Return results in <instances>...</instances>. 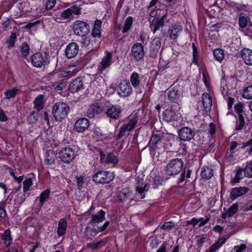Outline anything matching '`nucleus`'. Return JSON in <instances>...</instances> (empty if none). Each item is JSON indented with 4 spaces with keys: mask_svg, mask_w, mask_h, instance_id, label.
<instances>
[{
    "mask_svg": "<svg viewBox=\"0 0 252 252\" xmlns=\"http://www.w3.org/2000/svg\"><path fill=\"white\" fill-rule=\"evenodd\" d=\"M184 161L182 158H175L169 160L164 168L165 173L170 176H175L181 172L177 180L179 185L184 181L188 182L190 177L192 170L186 168H183Z\"/></svg>",
    "mask_w": 252,
    "mask_h": 252,
    "instance_id": "nucleus-1",
    "label": "nucleus"
},
{
    "mask_svg": "<svg viewBox=\"0 0 252 252\" xmlns=\"http://www.w3.org/2000/svg\"><path fill=\"white\" fill-rule=\"evenodd\" d=\"M172 134L158 130H154L146 147L149 148L150 154L151 156L155 155L156 151L159 149L158 146L161 145L164 141L170 140Z\"/></svg>",
    "mask_w": 252,
    "mask_h": 252,
    "instance_id": "nucleus-2",
    "label": "nucleus"
},
{
    "mask_svg": "<svg viewBox=\"0 0 252 252\" xmlns=\"http://www.w3.org/2000/svg\"><path fill=\"white\" fill-rule=\"evenodd\" d=\"M101 25L102 22L99 20H96L92 29V38L86 37L84 39V41L89 42L88 46L91 50H96L99 47L102 40L100 32Z\"/></svg>",
    "mask_w": 252,
    "mask_h": 252,
    "instance_id": "nucleus-3",
    "label": "nucleus"
},
{
    "mask_svg": "<svg viewBox=\"0 0 252 252\" xmlns=\"http://www.w3.org/2000/svg\"><path fill=\"white\" fill-rule=\"evenodd\" d=\"M172 18L168 14L167 10L162 11V14L159 13L158 16L154 18L150 23V28L153 33L165 27L169 26Z\"/></svg>",
    "mask_w": 252,
    "mask_h": 252,
    "instance_id": "nucleus-4",
    "label": "nucleus"
},
{
    "mask_svg": "<svg viewBox=\"0 0 252 252\" xmlns=\"http://www.w3.org/2000/svg\"><path fill=\"white\" fill-rule=\"evenodd\" d=\"M138 112L133 113L125 121V124H123L119 129V132L116 136V139H120L124 137L126 131H130L135 126L139 118Z\"/></svg>",
    "mask_w": 252,
    "mask_h": 252,
    "instance_id": "nucleus-5",
    "label": "nucleus"
},
{
    "mask_svg": "<svg viewBox=\"0 0 252 252\" xmlns=\"http://www.w3.org/2000/svg\"><path fill=\"white\" fill-rule=\"evenodd\" d=\"M109 224V221H105L101 226H94L93 224L89 222L84 229V238L87 240H92L98 233L105 230Z\"/></svg>",
    "mask_w": 252,
    "mask_h": 252,
    "instance_id": "nucleus-6",
    "label": "nucleus"
},
{
    "mask_svg": "<svg viewBox=\"0 0 252 252\" xmlns=\"http://www.w3.org/2000/svg\"><path fill=\"white\" fill-rule=\"evenodd\" d=\"M69 110V107L66 103L57 102L53 107L52 114L56 121L61 122L67 117Z\"/></svg>",
    "mask_w": 252,
    "mask_h": 252,
    "instance_id": "nucleus-7",
    "label": "nucleus"
},
{
    "mask_svg": "<svg viewBox=\"0 0 252 252\" xmlns=\"http://www.w3.org/2000/svg\"><path fill=\"white\" fill-rule=\"evenodd\" d=\"M180 109L179 103H175L168 107L163 112L162 120L167 122L177 121L179 117L178 110Z\"/></svg>",
    "mask_w": 252,
    "mask_h": 252,
    "instance_id": "nucleus-8",
    "label": "nucleus"
},
{
    "mask_svg": "<svg viewBox=\"0 0 252 252\" xmlns=\"http://www.w3.org/2000/svg\"><path fill=\"white\" fill-rule=\"evenodd\" d=\"M50 57L47 52L36 53L31 57V63L35 67L40 68L42 66H46L50 63Z\"/></svg>",
    "mask_w": 252,
    "mask_h": 252,
    "instance_id": "nucleus-9",
    "label": "nucleus"
},
{
    "mask_svg": "<svg viewBox=\"0 0 252 252\" xmlns=\"http://www.w3.org/2000/svg\"><path fill=\"white\" fill-rule=\"evenodd\" d=\"M114 178L113 172L99 170L93 176V180L97 184H107L110 183Z\"/></svg>",
    "mask_w": 252,
    "mask_h": 252,
    "instance_id": "nucleus-10",
    "label": "nucleus"
},
{
    "mask_svg": "<svg viewBox=\"0 0 252 252\" xmlns=\"http://www.w3.org/2000/svg\"><path fill=\"white\" fill-rule=\"evenodd\" d=\"M81 9V8L79 6L74 4L62 12L60 17L55 15L53 16V18L56 22L61 23L62 19L66 20L72 18L73 15H78L80 14Z\"/></svg>",
    "mask_w": 252,
    "mask_h": 252,
    "instance_id": "nucleus-11",
    "label": "nucleus"
},
{
    "mask_svg": "<svg viewBox=\"0 0 252 252\" xmlns=\"http://www.w3.org/2000/svg\"><path fill=\"white\" fill-rule=\"evenodd\" d=\"M75 35L82 37L86 36L90 32L89 25L86 22L76 20L71 26Z\"/></svg>",
    "mask_w": 252,
    "mask_h": 252,
    "instance_id": "nucleus-12",
    "label": "nucleus"
},
{
    "mask_svg": "<svg viewBox=\"0 0 252 252\" xmlns=\"http://www.w3.org/2000/svg\"><path fill=\"white\" fill-rule=\"evenodd\" d=\"M104 110V107L101 102L97 100L91 104L87 111L86 115L90 118L97 117L101 114Z\"/></svg>",
    "mask_w": 252,
    "mask_h": 252,
    "instance_id": "nucleus-13",
    "label": "nucleus"
},
{
    "mask_svg": "<svg viewBox=\"0 0 252 252\" xmlns=\"http://www.w3.org/2000/svg\"><path fill=\"white\" fill-rule=\"evenodd\" d=\"M99 154L100 158V161L102 164H112L113 166H115L119 162L118 157L115 156L113 153H108L100 150Z\"/></svg>",
    "mask_w": 252,
    "mask_h": 252,
    "instance_id": "nucleus-14",
    "label": "nucleus"
},
{
    "mask_svg": "<svg viewBox=\"0 0 252 252\" xmlns=\"http://www.w3.org/2000/svg\"><path fill=\"white\" fill-rule=\"evenodd\" d=\"M59 157L64 163H69L74 158V151L71 148H63L59 153Z\"/></svg>",
    "mask_w": 252,
    "mask_h": 252,
    "instance_id": "nucleus-15",
    "label": "nucleus"
},
{
    "mask_svg": "<svg viewBox=\"0 0 252 252\" xmlns=\"http://www.w3.org/2000/svg\"><path fill=\"white\" fill-rule=\"evenodd\" d=\"M132 92V88L128 80H124L119 85L118 93L120 97L128 96Z\"/></svg>",
    "mask_w": 252,
    "mask_h": 252,
    "instance_id": "nucleus-16",
    "label": "nucleus"
},
{
    "mask_svg": "<svg viewBox=\"0 0 252 252\" xmlns=\"http://www.w3.org/2000/svg\"><path fill=\"white\" fill-rule=\"evenodd\" d=\"M132 56L136 61H143L145 53L144 47L140 43H134L131 47Z\"/></svg>",
    "mask_w": 252,
    "mask_h": 252,
    "instance_id": "nucleus-17",
    "label": "nucleus"
},
{
    "mask_svg": "<svg viewBox=\"0 0 252 252\" xmlns=\"http://www.w3.org/2000/svg\"><path fill=\"white\" fill-rule=\"evenodd\" d=\"M178 137L181 141H189L192 139L195 135V131L190 128L183 127L178 131Z\"/></svg>",
    "mask_w": 252,
    "mask_h": 252,
    "instance_id": "nucleus-18",
    "label": "nucleus"
},
{
    "mask_svg": "<svg viewBox=\"0 0 252 252\" xmlns=\"http://www.w3.org/2000/svg\"><path fill=\"white\" fill-rule=\"evenodd\" d=\"M161 47V40L159 37L154 38L150 43L149 47L150 57L152 58H156L159 53V50Z\"/></svg>",
    "mask_w": 252,
    "mask_h": 252,
    "instance_id": "nucleus-19",
    "label": "nucleus"
},
{
    "mask_svg": "<svg viewBox=\"0 0 252 252\" xmlns=\"http://www.w3.org/2000/svg\"><path fill=\"white\" fill-rule=\"evenodd\" d=\"M122 109L119 105H112L105 112L106 116L112 119L118 120L121 118Z\"/></svg>",
    "mask_w": 252,
    "mask_h": 252,
    "instance_id": "nucleus-20",
    "label": "nucleus"
},
{
    "mask_svg": "<svg viewBox=\"0 0 252 252\" xmlns=\"http://www.w3.org/2000/svg\"><path fill=\"white\" fill-rule=\"evenodd\" d=\"M112 57L111 53H107L106 55L102 58L98 65V73H102L104 70L110 66L112 63Z\"/></svg>",
    "mask_w": 252,
    "mask_h": 252,
    "instance_id": "nucleus-21",
    "label": "nucleus"
},
{
    "mask_svg": "<svg viewBox=\"0 0 252 252\" xmlns=\"http://www.w3.org/2000/svg\"><path fill=\"white\" fill-rule=\"evenodd\" d=\"M90 125L89 121L86 118H81L76 121L74 126V130L82 132L87 129Z\"/></svg>",
    "mask_w": 252,
    "mask_h": 252,
    "instance_id": "nucleus-22",
    "label": "nucleus"
},
{
    "mask_svg": "<svg viewBox=\"0 0 252 252\" xmlns=\"http://www.w3.org/2000/svg\"><path fill=\"white\" fill-rule=\"evenodd\" d=\"M235 233V231L232 230L231 232L228 233L225 235L226 238L222 237L218 240V241L214 244L211 247L207 250L206 252H215L217 250L220 249V247L225 243L226 239L229 238L232 235Z\"/></svg>",
    "mask_w": 252,
    "mask_h": 252,
    "instance_id": "nucleus-23",
    "label": "nucleus"
},
{
    "mask_svg": "<svg viewBox=\"0 0 252 252\" xmlns=\"http://www.w3.org/2000/svg\"><path fill=\"white\" fill-rule=\"evenodd\" d=\"M150 185L148 184H145L143 180L141 179L138 180L137 186L136 188V191L139 195L140 199H143L145 197V192L149 190Z\"/></svg>",
    "mask_w": 252,
    "mask_h": 252,
    "instance_id": "nucleus-24",
    "label": "nucleus"
},
{
    "mask_svg": "<svg viewBox=\"0 0 252 252\" xmlns=\"http://www.w3.org/2000/svg\"><path fill=\"white\" fill-rule=\"evenodd\" d=\"M83 82L81 77H77L69 84V90L72 93H75L83 89Z\"/></svg>",
    "mask_w": 252,
    "mask_h": 252,
    "instance_id": "nucleus-25",
    "label": "nucleus"
},
{
    "mask_svg": "<svg viewBox=\"0 0 252 252\" xmlns=\"http://www.w3.org/2000/svg\"><path fill=\"white\" fill-rule=\"evenodd\" d=\"M78 50V46L75 42L70 43L66 47L65 56L68 59H72L77 55Z\"/></svg>",
    "mask_w": 252,
    "mask_h": 252,
    "instance_id": "nucleus-26",
    "label": "nucleus"
},
{
    "mask_svg": "<svg viewBox=\"0 0 252 252\" xmlns=\"http://www.w3.org/2000/svg\"><path fill=\"white\" fill-rule=\"evenodd\" d=\"M105 212L102 210H100L96 214H93L90 223L94 226H99L98 224L105 220Z\"/></svg>",
    "mask_w": 252,
    "mask_h": 252,
    "instance_id": "nucleus-27",
    "label": "nucleus"
},
{
    "mask_svg": "<svg viewBox=\"0 0 252 252\" xmlns=\"http://www.w3.org/2000/svg\"><path fill=\"white\" fill-rule=\"evenodd\" d=\"M249 190V189L247 187L234 188L231 189L230 198L233 201L237 198L246 194Z\"/></svg>",
    "mask_w": 252,
    "mask_h": 252,
    "instance_id": "nucleus-28",
    "label": "nucleus"
},
{
    "mask_svg": "<svg viewBox=\"0 0 252 252\" xmlns=\"http://www.w3.org/2000/svg\"><path fill=\"white\" fill-rule=\"evenodd\" d=\"M182 30V26L178 24L172 25L168 30L169 38L171 39H177Z\"/></svg>",
    "mask_w": 252,
    "mask_h": 252,
    "instance_id": "nucleus-29",
    "label": "nucleus"
},
{
    "mask_svg": "<svg viewBox=\"0 0 252 252\" xmlns=\"http://www.w3.org/2000/svg\"><path fill=\"white\" fill-rule=\"evenodd\" d=\"M241 57L244 62L248 65H252V50L244 48L241 52Z\"/></svg>",
    "mask_w": 252,
    "mask_h": 252,
    "instance_id": "nucleus-30",
    "label": "nucleus"
},
{
    "mask_svg": "<svg viewBox=\"0 0 252 252\" xmlns=\"http://www.w3.org/2000/svg\"><path fill=\"white\" fill-rule=\"evenodd\" d=\"M201 100L204 110L206 111H210L212 105V99L211 95L207 93H203Z\"/></svg>",
    "mask_w": 252,
    "mask_h": 252,
    "instance_id": "nucleus-31",
    "label": "nucleus"
},
{
    "mask_svg": "<svg viewBox=\"0 0 252 252\" xmlns=\"http://www.w3.org/2000/svg\"><path fill=\"white\" fill-rule=\"evenodd\" d=\"M67 223L65 219L62 218L58 222L57 234L58 236H63L66 234Z\"/></svg>",
    "mask_w": 252,
    "mask_h": 252,
    "instance_id": "nucleus-32",
    "label": "nucleus"
},
{
    "mask_svg": "<svg viewBox=\"0 0 252 252\" xmlns=\"http://www.w3.org/2000/svg\"><path fill=\"white\" fill-rule=\"evenodd\" d=\"M50 190L49 189H46L40 194L38 197H37L36 201L39 199V203L37 204L35 206V209L40 210L45 203L46 199L49 196Z\"/></svg>",
    "mask_w": 252,
    "mask_h": 252,
    "instance_id": "nucleus-33",
    "label": "nucleus"
},
{
    "mask_svg": "<svg viewBox=\"0 0 252 252\" xmlns=\"http://www.w3.org/2000/svg\"><path fill=\"white\" fill-rule=\"evenodd\" d=\"M57 158L56 155L52 150L47 151L45 155V163L48 165H50L55 163Z\"/></svg>",
    "mask_w": 252,
    "mask_h": 252,
    "instance_id": "nucleus-34",
    "label": "nucleus"
},
{
    "mask_svg": "<svg viewBox=\"0 0 252 252\" xmlns=\"http://www.w3.org/2000/svg\"><path fill=\"white\" fill-rule=\"evenodd\" d=\"M131 192L128 188H125L118 193L117 197L120 202H124L130 196Z\"/></svg>",
    "mask_w": 252,
    "mask_h": 252,
    "instance_id": "nucleus-35",
    "label": "nucleus"
},
{
    "mask_svg": "<svg viewBox=\"0 0 252 252\" xmlns=\"http://www.w3.org/2000/svg\"><path fill=\"white\" fill-rule=\"evenodd\" d=\"M167 96L168 99L171 102H175L178 100L180 95L178 90L175 88H173L168 92Z\"/></svg>",
    "mask_w": 252,
    "mask_h": 252,
    "instance_id": "nucleus-36",
    "label": "nucleus"
},
{
    "mask_svg": "<svg viewBox=\"0 0 252 252\" xmlns=\"http://www.w3.org/2000/svg\"><path fill=\"white\" fill-rule=\"evenodd\" d=\"M104 84V80L103 78L96 74L94 76V79L91 83V86L94 89H97L100 87L102 85Z\"/></svg>",
    "mask_w": 252,
    "mask_h": 252,
    "instance_id": "nucleus-37",
    "label": "nucleus"
},
{
    "mask_svg": "<svg viewBox=\"0 0 252 252\" xmlns=\"http://www.w3.org/2000/svg\"><path fill=\"white\" fill-rule=\"evenodd\" d=\"M44 96L43 95H40L36 97L33 101L34 108L38 111L41 110L44 106L43 102Z\"/></svg>",
    "mask_w": 252,
    "mask_h": 252,
    "instance_id": "nucleus-38",
    "label": "nucleus"
},
{
    "mask_svg": "<svg viewBox=\"0 0 252 252\" xmlns=\"http://www.w3.org/2000/svg\"><path fill=\"white\" fill-rule=\"evenodd\" d=\"M105 245V242L103 240L101 239L97 242H92L88 243L86 245L87 247L94 251L99 249L101 247Z\"/></svg>",
    "mask_w": 252,
    "mask_h": 252,
    "instance_id": "nucleus-39",
    "label": "nucleus"
},
{
    "mask_svg": "<svg viewBox=\"0 0 252 252\" xmlns=\"http://www.w3.org/2000/svg\"><path fill=\"white\" fill-rule=\"evenodd\" d=\"M250 20L246 14L241 13L239 16V24L241 28H245L248 25V21Z\"/></svg>",
    "mask_w": 252,
    "mask_h": 252,
    "instance_id": "nucleus-40",
    "label": "nucleus"
},
{
    "mask_svg": "<svg viewBox=\"0 0 252 252\" xmlns=\"http://www.w3.org/2000/svg\"><path fill=\"white\" fill-rule=\"evenodd\" d=\"M1 238L4 241L5 245L6 246H9L12 241L10 230L9 229L5 230L4 234L1 236Z\"/></svg>",
    "mask_w": 252,
    "mask_h": 252,
    "instance_id": "nucleus-41",
    "label": "nucleus"
},
{
    "mask_svg": "<svg viewBox=\"0 0 252 252\" xmlns=\"http://www.w3.org/2000/svg\"><path fill=\"white\" fill-rule=\"evenodd\" d=\"M139 75L137 72H133L130 77V82L133 87L136 89L139 85Z\"/></svg>",
    "mask_w": 252,
    "mask_h": 252,
    "instance_id": "nucleus-42",
    "label": "nucleus"
},
{
    "mask_svg": "<svg viewBox=\"0 0 252 252\" xmlns=\"http://www.w3.org/2000/svg\"><path fill=\"white\" fill-rule=\"evenodd\" d=\"M18 91L19 89L17 87H14L12 89L7 90L4 92L5 98L7 99H10L12 98L15 97L16 95L18 94Z\"/></svg>",
    "mask_w": 252,
    "mask_h": 252,
    "instance_id": "nucleus-43",
    "label": "nucleus"
},
{
    "mask_svg": "<svg viewBox=\"0 0 252 252\" xmlns=\"http://www.w3.org/2000/svg\"><path fill=\"white\" fill-rule=\"evenodd\" d=\"M213 175V170L208 167L202 169L201 176L206 179H210Z\"/></svg>",
    "mask_w": 252,
    "mask_h": 252,
    "instance_id": "nucleus-44",
    "label": "nucleus"
},
{
    "mask_svg": "<svg viewBox=\"0 0 252 252\" xmlns=\"http://www.w3.org/2000/svg\"><path fill=\"white\" fill-rule=\"evenodd\" d=\"M132 24L133 18L131 16L128 17L125 21L124 28L122 31L123 33H125L128 32L130 29Z\"/></svg>",
    "mask_w": 252,
    "mask_h": 252,
    "instance_id": "nucleus-45",
    "label": "nucleus"
},
{
    "mask_svg": "<svg viewBox=\"0 0 252 252\" xmlns=\"http://www.w3.org/2000/svg\"><path fill=\"white\" fill-rule=\"evenodd\" d=\"M244 173L246 177L252 178V160L247 162L244 168Z\"/></svg>",
    "mask_w": 252,
    "mask_h": 252,
    "instance_id": "nucleus-46",
    "label": "nucleus"
},
{
    "mask_svg": "<svg viewBox=\"0 0 252 252\" xmlns=\"http://www.w3.org/2000/svg\"><path fill=\"white\" fill-rule=\"evenodd\" d=\"M164 177L159 175L155 176L153 179V187L154 189H157L159 186L162 185L164 180Z\"/></svg>",
    "mask_w": 252,
    "mask_h": 252,
    "instance_id": "nucleus-47",
    "label": "nucleus"
},
{
    "mask_svg": "<svg viewBox=\"0 0 252 252\" xmlns=\"http://www.w3.org/2000/svg\"><path fill=\"white\" fill-rule=\"evenodd\" d=\"M238 119L236 122V126L235 129L236 130H240L243 129L244 126L245 125V121L243 116V114H239Z\"/></svg>",
    "mask_w": 252,
    "mask_h": 252,
    "instance_id": "nucleus-48",
    "label": "nucleus"
},
{
    "mask_svg": "<svg viewBox=\"0 0 252 252\" xmlns=\"http://www.w3.org/2000/svg\"><path fill=\"white\" fill-rule=\"evenodd\" d=\"M16 40V33L15 32H12L9 37V38L6 42V43L8 46V49H10L14 46L15 42Z\"/></svg>",
    "mask_w": 252,
    "mask_h": 252,
    "instance_id": "nucleus-49",
    "label": "nucleus"
},
{
    "mask_svg": "<svg viewBox=\"0 0 252 252\" xmlns=\"http://www.w3.org/2000/svg\"><path fill=\"white\" fill-rule=\"evenodd\" d=\"M213 55L216 60L219 62L221 61L224 59V54L223 50L221 49L218 48L215 49L213 51Z\"/></svg>",
    "mask_w": 252,
    "mask_h": 252,
    "instance_id": "nucleus-50",
    "label": "nucleus"
},
{
    "mask_svg": "<svg viewBox=\"0 0 252 252\" xmlns=\"http://www.w3.org/2000/svg\"><path fill=\"white\" fill-rule=\"evenodd\" d=\"M30 192H25L23 191L22 193H19L16 198L14 199L15 203L21 204L26 199V197L29 196Z\"/></svg>",
    "mask_w": 252,
    "mask_h": 252,
    "instance_id": "nucleus-51",
    "label": "nucleus"
},
{
    "mask_svg": "<svg viewBox=\"0 0 252 252\" xmlns=\"http://www.w3.org/2000/svg\"><path fill=\"white\" fill-rule=\"evenodd\" d=\"M243 172H244V168H238L237 170L235 177L231 181L233 184L239 182L240 180L242 179Z\"/></svg>",
    "mask_w": 252,
    "mask_h": 252,
    "instance_id": "nucleus-52",
    "label": "nucleus"
},
{
    "mask_svg": "<svg viewBox=\"0 0 252 252\" xmlns=\"http://www.w3.org/2000/svg\"><path fill=\"white\" fill-rule=\"evenodd\" d=\"M32 185V180L31 178L26 179L23 182V191L25 192H29L31 188Z\"/></svg>",
    "mask_w": 252,
    "mask_h": 252,
    "instance_id": "nucleus-53",
    "label": "nucleus"
},
{
    "mask_svg": "<svg viewBox=\"0 0 252 252\" xmlns=\"http://www.w3.org/2000/svg\"><path fill=\"white\" fill-rule=\"evenodd\" d=\"M30 47L26 42L22 43L20 47V51L21 54L24 58H26L29 53Z\"/></svg>",
    "mask_w": 252,
    "mask_h": 252,
    "instance_id": "nucleus-54",
    "label": "nucleus"
},
{
    "mask_svg": "<svg viewBox=\"0 0 252 252\" xmlns=\"http://www.w3.org/2000/svg\"><path fill=\"white\" fill-rule=\"evenodd\" d=\"M242 96L248 99H252V85L249 86L244 90Z\"/></svg>",
    "mask_w": 252,
    "mask_h": 252,
    "instance_id": "nucleus-55",
    "label": "nucleus"
},
{
    "mask_svg": "<svg viewBox=\"0 0 252 252\" xmlns=\"http://www.w3.org/2000/svg\"><path fill=\"white\" fill-rule=\"evenodd\" d=\"M238 210V204L237 203L233 204L227 211V214L228 217H232Z\"/></svg>",
    "mask_w": 252,
    "mask_h": 252,
    "instance_id": "nucleus-56",
    "label": "nucleus"
},
{
    "mask_svg": "<svg viewBox=\"0 0 252 252\" xmlns=\"http://www.w3.org/2000/svg\"><path fill=\"white\" fill-rule=\"evenodd\" d=\"M37 120V113L35 112H31L27 118V121L30 124L35 123Z\"/></svg>",
    "mask_w": 252,
    "mask_h": 252,
    "instance_id": "nucleus-57",
    "label": "nucleus"
},
{
    "mask_svg": "<svg viewBox=\"0 0 252 252\" xmlns=\"http://www.w3.org/2000/svg\"><path fill=\"white\" fill-rule=\"evenodd\" d=\"M175 226V223L173 221H167L161 226L160 228L163 230H171Z\"/></svg>",
    "mask_w": 252,
    "mask_h": 252,
    "instance_id": "nucleus-58",
    "label": "nucleus"
},
{
    "mask_svg": "<svg viewBox=\"0 0 252 252\" xmlns=\"http://www.w3.org/2000/svg\"><path fill=\"white\" fill-rule=\"evenodd\" d=\"M244 105L242 102H239V103L235 104L234 106V109L237 115L243 114L244 113Z\"/></svg>",
    "mask_w": 252,
    "mask_h": 252,
    "instance_id": "nucleus-59",
    "label": "nucleus"
},
{
    "mask_svg": "<svg viewBox=\"0 0 252 252\" xmlns=\"http://www.w3.org/2000/svg\"><path fill=\"white\" fill-rule=\"evenodd\" d=\"M246 248L245 244H241L240 246H235L233 248L232 252H244Z\"/></svg>",
    "mask_w": 252,
    "mask_h": 252,
    "instance_id": "nucleus-60",
    "label": "nucleus"
},
{
    "mask_svg": "<svg viewBox=\"0 0 252 252\" xmlns=\"http://www.w3.org/2000/svg\"><path fill=\"white\" fill-rule=\"evenodd\" d=\"M209 218H207L206 219L201 218L199 219L196 218V219H193V220H195V221L197 222V223L200 222V224H199V227L202 226L203 225L206 224L209 221Z\"/></svg>",
    "mask_w": 252,
    "mask_h": 252,
    "instance_id": "nucleus-61",
    "label": "nucleus"
},
{
    "mask_svg": "<svg viewBox=\"0 0 252 252\" xmlns=\"http://www.w3.org/2000/svg\"><path fill=\"white\" fill-rule=\"evenodd\" d=\"M77 184L78 189L81 190L84 184V177L80 176L77 177Z\"/></svg>",
    "mask_w": 252,
    "mask_h": 252,
    "instance_id": "nucleus-62",
    "label": "nucleus"
},
{
    "mask_svg": "<svg viewBox=\"0 0 252 252\" xmlns=\"http://www.w3.org/2000/svg\"><path fill=\"white\" fill-rule=\"evenodd\" d=\"M56 3V0H48L46 2V6H45L46 9H47V10L51 9L55 6Z\"/></svg>",
    "mask_w": 252,
    "mask_h": 252,
    "instance_id": "nucleus-63",
    "label": "nucleus"
},
{
    "mask_svg": "<svg viewBox=\"0 0 252 252\" xmlns=\"http://www.w3.org/2000/svg\"><path fill=\"white\" fill-rule=\"evenodd\" d=\"M67 83L66 81H62L55 87L57 91H61L63 90L66 87Z\"/></svg>",
    "mask_w": 252,
    "mask_h": 252,
    "instance_id": "nucleus-64",
    "label": "nucleus"
}]
</instances>
